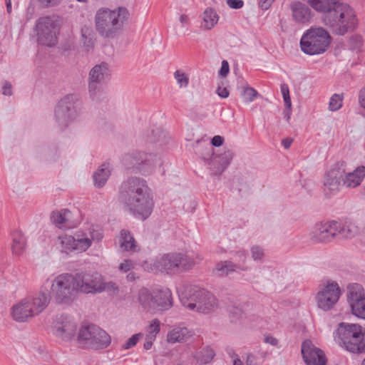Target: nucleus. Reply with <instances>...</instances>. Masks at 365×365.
Returning <instances> with one entry per match:
<instances>
[{"mask_svg":"<svg viewBox=\"0 0 365 365\" xmlns=\"http://www.w3.org/2000/svg\"><path fill=\"white\" fill-rule=\"evenodd\" d=\"M224 138L220 135H215L211 140L212 147H219L222 145Z\"/></svg>","mask_w":365,"mask_h":365,"instance_id":"5fc2aeb1","label":"nucleus"},{"mask_svg":"<svg viewBox=\"0 0 365 365\" xmlns=\"http://www.w3.org/2000/svg\"><path fill=\"white\" fill-rule=\"evenodd\" d=\"M202 26L207 30L213 28L217 24L219 19L217 14L212 8L206 9L202 14Z\"/></svg>","mask_w":365,"mask_h":365,"instance_id":"72a5a7b5","label":"nucleus"},{"mask_svg":"<svg viewBox=\"0 0 365 365\" xmlns=\"http://www.w3.org/2000/svg\"><path fill=\"white\" fill-rule=\"evenodd\" d=\"M236 269L246 270L247 268L242 267L240 264H234L231 261L221 262L216 265V270L220 276H227Z\"/></svg>","mask_w":365,"mask_h":365,"instance_id":"f704fd0d","label":"nucleus"},{"mask_svg":"<svg viewBox=\"0 0 365 365\" xmlns=\"http://www.w3.org/2000/svg\"><path fill=\"white\" fill-rule=\"evenodd\" d=\"M290 10L293 21L298 24H307L313 18L311 9L301 1H293L290 4Z\"/></svg>","mask_w":365,"mask_h":365,"instance_id":"5701e85b","label":"nucleus"},{"mask_svg":"<svg viewBox=\"0 0 365 365\" xmlns=\"http://www.w3.org/2000/svg\"><path fill=\"white\" fill-rule=\"evenodd\" d=\"M89 236V240L92 243V241L99 242L103 238V234L101 230H96L93 228H89L87 232Z\"/></svg>","mask_w":365,"mask_h":365,"instance_id":"de8ad7c7","label":"nucleus"},{"mask_svg":"<svg viewBox=\"0 0 365 365\" xmlns=\"http://www.w3.org/2000/svg\"><path fill=\"white\" fill-rule=\"evenodd\" d=\"M336 235L340 239H350L360 232L358 226L353 223H341L337 222Z\"/></svg>","mask_w":365,"mask_h":365,"instance_id":"c85d7f7f","label":"nucleus"},{"mask_svg":"<svg viewBox=\"0 0 365 365\" xmlns=\"http://www.w3.org/2000/svg\"><path fill=\"white\" fill-rule=\"evenodd\" d=\"M2 93L5 96H11L12 94V86L9 82H4Z\"/></svg>","mask_w":365,"mask_h":365,"instance_id":"6e6d98bb","label":"nucleus"},{"mask_svg":"<svg viewBox=\"0 0 365 365\" xmlns=\"http://www.w3.org/2000/svg\"><path fill=\"white\" fill-rule=\"evenodd\" d=\"M337 221H327L317 223L310 232V239L317 243H327L337 237Z\"/></svg>","mask_w":365,"mask_h":365,"instance_id":"f3484780","label":"nucleus"},{"mask_svg":"<svg viewBox=\"0 0 365 365\" xmlns=\"http://www.w3.org/2000/svg\"><path fill=\"white\" fill-rule=\"evenodd\" d=\"M154 340H155V339H150V337L148 336H146L145 342L143 344V348L145 350L150 349L153 346V341H154Z\"/></svg>","mask_w":365,"mask_h":365,"instance_id":"69168bd1","label":"nucleus"},{"mask_svg":"<svg viewBox=\"0 0 365 365\" xmlns=\"http://www.w3.org/2000/svg\"><path fill=\"white\" fill-rule=\"evenodd\" d=\"M46 284L51 285L48 293L57 304H69L76 299L78 293L76 279L71 274H59L51 282L47 279L44 286Z\"/></svg>","mask_w":365,"mask_h":365,"instance_id":"423d86ee","label":"nucleus"},{"mask_svg":"<svg viewBox=\"0 0 365 365\" xmlns=\"http://www.w3.org/2000/svg\"><path fill=\"white\" fill-rule=\"evenodd\" d=\"M339 344L352 353L365 352V328L357 324L341 322L336 330Z\"/></svg>","mask_w":365,"mask_h":365,"instance_id":"39448f33","label":"nucleus"},{"mask_svg":"<svg viewBox=\"0 0 365 365\" xmlns=\"http://www.w3.org/2000/svg\"><path fill=\"white\" fill-rule=\"evenodd\" d=\"M312 8L324 13L323 22L333 33L343 36L353 31L357 19L352 8L339 0H307Z\"/></svg>","mask_w":365,"mask_h":365,"instance_id":"f03ea898","label":"nucleus"},{"mask_svg":"<svg viewBox=\"0 0 365 365\" xmlns=\"http://www.w3.org/2000/svg\"><path fill=\"white\" fill-rule=\"evenodd\" d=\"M74 239L76 244V251L80 252H85L91 246V240H89V236L86 232H78L76 234Z\"/></svg>","mask_w":365,"mask_h":365,"instance_id":"c9c22d12","label":"nucleus"},{"mask_svg":"<svg viewBox=\"0 0 365 365\" xmlns=\"http://www.w3.org/2000/svg\"><path fill=\"white\" fill-rule=\"evenodd\" d=\"M359 102L361 106L365 108V86L359 91Z\"/></svg>","mask_w":365,"mask_h":365,"instance_id":"bf43d9fd","label":"nucleus"},{"mask_svg":"<svg viewBox=\"0 0 365 365\" xmlns=\"http://www.w3.org/2000/svg\"><path fill=\"white\" fill-rule=\"evenodd\" d=\"M81 102L78 95L71 93L63 96L58 103L55 111V120L58 125L66 128L79 115Z\"/></svg>","mask_w":365,"mask_h":365,"instance_id":"9d476101","label":"nucleus"},{"mask_svg":"<svg viewBox=\"0 0 365 365\" xmlns=\"http://www.w3.org/2000/svg\"><path fill=\"white\" fill-rule=\"evenodd\" d=\"M251 252L254 260H261L264 257V251L259 246H253Z\"/></svg>","mask_w":365,"mask_h":365,"instance_id":"09e8293b","label":"nucleus"},{"mask_svg":"<svg viewBox=\"0 0 365 365\" xmlns=\"http://www.w3.org/2000/svg\"><path fill=\"white\" fill-rule=\"evenodd\" d=\"M345 173V163L344 161L336 163L327 173L324 181V192L327 195L339 190Z\"/></svg>","mask_w":365,"mask_h":365,"instance_id":"aec40b11","label":"nucleus"},{"mask_svg":"<svg viewBox=\"0 0 365 365\" xmlns=\"http://www.w3.org/2000/svg\"><path fill=\"white\" fill-rule=\"evenodd\" d=\"M340 294L341 291L337 283L328 284L317 293L318 307L324 311L329 310L338 302Z\"/></svg>","mask_w":365,"mask_h":365,"instance_id":"412c9836","label":"nucleus"},{"mask_svg":"<svg viewBox=\"0 0 365 365\" xmlns=\"http://www.w3.org/2000/svg\"><path fill=\"white\" fill-rule=\"evenodd\" d=\"M215 353L213 349L210 347L204 348L202 350L196 352L194 357L200 364H207L214 358Z\"/></svg>","mask_w":365,"mask_h":365,"instance_id":"58836bf2","label":"nucleus"},{"mask_svg":"<svg viewBox=\"0 0 365 365\" xmlns=\"http://www.w3.org/2000/svg\"><path fill=\"white\" fill-rule=\"evenodd\" d=\"M264 342L272 346H276L278 344V340L274 336L268 335L264 337Z\"/></svg>","mask_w":365,"mask_h":365,"instance_id":"e2e57ef3","label":"nucleus"},{"mask_svg":"<svg viewBox=\"0 0 365 365\" xmlns=\"http://www.w3.org/2000/svg\"><path fill=\"white\" fill-rule=\"evenodd\" d=\"M110 175V169L109 165L103 164L93 175L94 185L98 188L103 187Z\"/></svg>","mask_w":365,"mask_h":365,"instance_id":"c756f323","label":"nucleus"},{"mask_svg":"<svg viewBox=\"0 0 365 365\" xmlns=\"http://www.w3.org/2000/svg\"><path fill=\"white\" fill-rule=\"evenodd\" d=\"M236 257L239 259V262H242L240 264L242 267H244V264L245 263L247 259V255L244 251H239L236 252Z\"/></svg>","mask_w":365,"mask_h":365,"instance_id":"680f3d73","label":"nucleus"},{"mask_svg":"<svg viewBox=\"0 0 365 365\" xmlns=\"http://www.w3.org/2000/svg\"><path fill=\"white\" fill-rule=\"evenodd\" d=\"M365 177V167L359 166L353 172L349 173L343 178L344 185L347 187H355L360 185Z\"/></svg>","mask_w":365,"mask_h":365,"instance_id":"a878e982","label":"nucleus"},{"mask_svg":"<svg viewBox=\"0 0 365 365\" xmlns=\"http://www.w3.org/2000/svg\"><path fill=\"white\" fill-rule=\"evenodd\" d=\"M174 78L180 88H185L189 83L188 76L180 70H177L174 73Z\"/></svg>","mask_w":365,"mask_h":365,"instance_id":"a19ab883","label":"nucleus"},{"mask_svg":"<svg viewBox=\"0 0 365 365\" xmlns=\"http://www.w3.org/2000/svg\"><path fill=\"white\" fill-rule=\"evenodd\" d=\"M138 301L145 310L150 312L167 310L173 305L172 294L168 289L150 292L148 289L142 288L138 292Z\"/></svg>","mask_w":365,"mask_h":365,"instance_id":"9b49d317","label":"nucleus"},{"mask_svg":"<svg viewBox=\"0 0 365 365\" xmlns=\"http://www.w3.org/2000/svg\"><path fill=\"white\" fill-rule=\"evenodd\" d=\"M217 95L222 98H226L229 96V91L227 90V88H222V86H218L217 88Z\"/></svg>","mask_w":365,"mask_h":365,"instance_id":"4d7b16f0","label":"nucleus"},{"mask_svg":"<svg viewBox=\"0 0 365 365\" xmlns=\"http://www.w3.org/2000/svg\"><path fill=\"white\" fill-rule=\"evenodd\" d=\"M101 289H102V292L104 291L113 292L118 291V287L116 286L115 283H114L113 282H104L103 277L101 279Z\"/></svg>","mask_w":365,"mask_h":365,"instance_id":"49530a36","label":"nucleus"},{"mask_svg":"<svg viewBox=\"0 0 365 365\" xmlns=\"http://www.w3.org/2000/svg\"><path fill=\"white\" fill-rule=\"evenodd\" d=\"M302 358L307 365H326L324 353L314 346L310 340H305L302 344Z\"/></svg>","mask_w":365,"mask_h":365,"instance_id":"4be33fe9","label":"nucleus"},{"mask_svg":"<svg viewBox=\"0 0 365 365\" xmlns=\"http://www.w3.org/2000/svg\"><path fill=\"white\" fill-rule=\"evenodd\" d=\"M119 244L122 251L134 252L136 250L137 245H135V241L128 230H121Z\"/></svg>","mask_w":365,"mask_h":365,"instance_id":"473e14b6","label":"nucleus"},{"mask_svg":"<svg viewBox=\"0 0 365 365\" xmlns=\"http://www.w3.org/2000/svg\"><path fill=\"white\" fill-rule=\"evenodd\" d=\"M61 23V19L56 16L38 19L36 24L38 43L48 47L55 46Z\"/></svg>","mask_w":365,"mask_h":365,"instance_id":"ddd939ff","label":"nucleus"},{"mask_svg":"<svg viewBox=\"0 0 365 365\" xmlns=\"http://www.w3.org/2000/svg\"><path fill=\"white\" fill-rule=\"evenodd\" d=\"M227 4L232 9H239L243 6L244 1L242 0H227Z\"/></svg>","mask_w":365,"mask_h":365,"instance_id":"603ef678","label":"nucleus"},{"mask_svg":"<svg viewBox=\"0 0 365 365\" xmlns=\"http://www.w3.org/2000/svg\"><path fill=\"white\" fill-rule=\"evenodd\" d=\"M29 302L24 299L19 303L14 305L12 308V317L13 319L19 322L26 321L29 318L35 316L34 311L30 307Z\"/></svg>","mask_w":365,"mask_h":365,"instance_id":"393cba45","label":"nucleus"},{"mask_svg":"<svg viewBox=\"0 0 365 365\" xmlns=\"http://www.w3.org/2000/svg\"><path fill=\"white\" fill-rule=\"evenodd\" d=\"M292 142L293 140L292 138H287L282 140V144L284 148L288 149L291 146Z\"/></svg>","mask_w":365,"mask_h":365,"instance_id":"774afa93","label":"nucleus"},{"mask_svg":"<svg viewBox=\"0 0 365 365\" xmlns=\"http://www.w3.org/2000/svg\"><path fill=\"white\" fill-rule=\"evenodd\" d=\"M71 212L67 209L61 211H53L51 215L52 222L59 228H68L71 227Z\"/></svg>","mask_w":365,"mask_h":365,"instance_id":"cd10ccee","label":"nucleus"},{"mask_svg":"<svg viewBox=\"0 0 365 365\" xmlns=\"http://www.w3.org/2000/svg\"><path fill=\"white\" fill-rule=\"evenodd\" d=\"M30 305V307L34 311L36 315L41 313L48 306L50 302L51 296L43 285L41 290L34 297L25 298Z\"/></svg>","mask_w":365,"mask_h":365,"instance_id":"b1692460","label":"nucleus"},{"mask_svg":"<svg viewBox=\"0 0 365 365\" xmlns=\"http://www.w3.org/2000/svg\"><path fill=\"white\" fill-rule=\"evenodd\" d=\"M274 0H259V6L264 10L268 9Z\"/></svg>","mask_w":365,"mask_h":365,"instance_id":"052dcab7","label":"nucleus"},{"mask_svg":"<svg viewBox=\"0 0 365 365\" xmlns=\"http://www.w3.org/2000/svg\"><path fill=\"white\" fill-rule=\"evenodd\" d=\"M133 267V263L130 259H125L123 262H122L119 266V269L124 272H127L132 269Z\"/></svg>","mask_w":365,"mask_h":365,"instance_id":"8fccbe9b","label":"nucleus"},{"mask_svg":"<svg viewBox=\"0 0 365 365\" xmlns=\"http://www.w3.org/2000/svg\"><path fill=\"white\" fill-rule=\"evenodd\" d=\"M58 243L60 245L61 251L68 254L76 251L75 239L71 235H61L58 237Z\"/></svg>","mask_w":365,"mask_h":365,"instance_id":"e433bc0d","label":"nucleus"},{"mask_svg":"<svg viewBox=\"0 0 365 365\" xmlns=\"http://www.w3.org/2000/svg\"><path fill=\"white\" fill-rule=\"evenodd\" d=\"M122 161L127 169H132L143 175L152 173L156 166L162 163L156 155L140 151L125 154Z\"/></svg>","mask_w":365,"mask_h":365,"instance_id":"f8f14e48","label":"nucleus"},{"mask_svg":"<svg viewBox=\"0 0 365 365\" xmlns=\"http://www.w3.org/2000/svg\"><path fill=\"white\" fill-rule=\"evenodd\" d=\"M45 6H53L57 5L61 0H39Z\"/></svg>","mask_w":365,"mask_h":365,"instance_id":"0e129e2a","label":"nucleus"},{"mask_svg":"<svg viewBox=\"0 0 365 365\" xmlns=\"http://www.w3.org/2000/svg\"><path fill=\"white\" fill-rule=\"evenodd\" d=\"M76 279L77 291L84 294L101 293L102 275L98 272H82L74 277Z\"/></svg>","mask_w":365,"mask_h":365,"instance_id":"2eb2a0df","label":"nucleus"},{"mask_svg":"<svg viewBox=\"0 0 365 365\" xmlns=\"http://www.w3.org/2000/svg\"><path fill=\"white\" fill-rule=\"evenodd\" d=\"M142 336L143 334L141 333L133 334L123 344L122 349L127 350L135 346Z\"/></svg>","mask_w":365,"mask_h":365,"instance_id":"a18cd8bd","label":"nucleus"},{"mask_svg":"<svg viewBox=\"0 0 365 365\" xmlns=\"http://www.w3.org/2000/svg\"><path fill=\"white\" fill-rule=\"evenodd\" d=\"M77 341L79 345L83 348L103 349L110 344L111 337L105 330L91 324L81 327Z\"/></svg>","mask_w":365,"mask_h":365,"instance_id":"1a4fd4ad","label":"nucleus"},{"mask_svg":"<svg viewBox=\"0 0 365 365\" xmlns=\"http://www.w3.org/2000/svg\"><path fill=\"white\" fill-rule=\"evenodd\" d=\"M192 335L191 331L186 327H175L167 334V341L168 343H182L186 341Z\"/></svg>","mask_w":365,"mask_h":365,"instance_id":"bb28decb","label":"nucleus"},{"mask_svg":"<svg viewBox=\"0 0 365 365\" xmlns=\"http://www.w3.org/2000/svg\"><path fill=\"white\" fill-rule=\"evenodd\" d=\"M180 21L182 26H184L185 25H187L190 23V19L187 15L182 14L180 16Z\"/></svg>","mask_w":365,"mask_h":365,"instance_id":"338daca9","label":"nucleus"},{"mask_svg":"<svg viewBox=\"0 0 365 365\" xmlns=\"http://www.w3.org/2000/svg\"><path fill=\"white\" fill-rule=\"evenodd\" d=\"M343 96L339 94H334L329 101V109L331 111H336L342 106Z\"/></svg>","mask_w":365,"mask_h":365,"instance_id":"79ce46f5","label":"nucleus"},{"mask_svg":"<svg viewBox=\"0 0 365 365\" xmlns=\"http://www.w3.org/2000/svg\"><path fill=\"white\" fill-rule=\"evenodd\" d=\"M26 246V238L24 235L19 230L13 232L12 252L16 255H21Z\"/></svg>","mask_w":365,"mask_h":365,"instance_id":"2f4dec72","label":"nucleus"},{"mask_svg":"<svg viewBox=\"0 0 365 365\" xmlns=\"http://www.w3.org/2000/svg\"><path fill=\"white\" fill-rule=\"evenodd\" d=\"M349 41L353 48H358L362 45V39L359 36H354Z\"/></svg>","mask_w":365,"mask_h":365,"instance_id":"3c124183","label":"nucleus"},{"mask_svg":"<svg viewBox=\"0 0 365 365\" xmlns=\"http://www.w3.org/2000/svg\"><path fill=\"white\" fill-rule=\"evenodd\" d=\"M81 37L86 51L90 52L93 48L96 41L92 31L88 28H83L81 29Z\"/></svg>","mask_w":365,"mask_h":365,"instance_id":"4c0bfd02","label":"nucleus"},{"mask_svg":"<svg viewBox=\"0 0 365 365\" xmlns=\"http://www.w3.org/2000/svg\"><path fill=\"white\" fill-rule=\"evenodd\" d=\"M257 359L252 354H248L246 358V365H257Z\"/></svg>","mask_w":365,"mask_h":365,"instance_id":"13d9d810","label":"nucleus"},{"mask_svg":"<svg viewBox=\"0 0 365 365\" xmlns=\"http://www.w3.org/2000/svg\"><path fill=\"white\" fill-rule=\"evenodd\" d=\"M229 71L230 67L228 62L225 60L222 61L219 74L222 77H225L228 74Z\"/></svg>","mask_w":365,"mask_h":365,"instance_id":"864d4df0","label":"nucleus"},{"mask_svg":"<svg viewBox=\"0 0 365 365\" xmlns=\"http://www.w3.org/2000/svg\"><path fill=\"white\" fill-rule=\"evenodd\" d=\"M54 335L64 341L72 340L77 331L76 323L69 317H56L53 322Z\"/></svg>","mask_w":365,"mask_h":365,"instance_id":"a211bd4d","label":"nucleus"},{"mask_svg":"<svg viewBox=\"0 0 365 365\" xmlns=\"http://www.w3.org/2000/svg\"><path fill=\"white\" fill-rule=\"evenodd\" d=\"M160 322L158 319H155L152 321L150 324L148 326L147 329V335L150 337V339H155L156 335L160 331Z\"/></svg>","mask_w":365,"mask_h":365,"instance_id":"37998d69","label":"nucleus"},{"mask_svg":"<svg viewBox=\"0 0 365 365\" xmlns=\"http://www.w3.org/2000/svg\"><path fill=\"white\" fill-rule=\"evenodd\" d=\"M147 141L149 143H155L160 145L168 143L167 133L160 127H155L147 134Z\"/></svg>","mask_w":365,"mask_h":365,"instance_id":"7c9ffc66","label":"nucleus"},{"mask_svg":"<svg viewBox=\"0 0 365 365\" xmlns=\"http://www.w3.org/2000/svg\"><path fill=\"white\" fill-rule=\"evenodd\" d=\"M347 300L352 314L365 319V294L362 286L359 284H350L348 287Z\"/></svg>","mask_w":365,"mask_h":365,"instance_id":"dca6fc26","label":"nucleus"},{"mask_svg":"<svg viewBox=\"0 0 365 365\" xmlns=\"http://www.w3.org/2000/svg\"><path fill=\"white\" fill-rule=\"evenodd\" d=\"M281 92L283 96V100L284 102V106L286 108H292V102L289 95V86L286 83L281 84L280 86Z\"/></svg>","mask_w":365,"mask_h":365,"instance_id":"c03bdc74","label":"nucleus"},{"mask_svg":"<svg viewBox=\"0 0 365 365\" xmlns=\"http://www.w3.org/2000/svg\"><path fill=\"white\" fill-rule=\"evenodd\" d=\"M180 300L187 309L205 314L210 313L217 307L216 297L209 291L197 286L191 287Z\"/></svg>","mask_w":365,"mask_h":365,"instance_id":"0eeeda50","label":"nucleus"},{"mask_svg":"<svg viewBox=\"0 0 365 365\" xmlns=\"http://www.w3.org/2000/svg\"><path fill=\"white\" fill-rule=\"evenodd\" d=\"M331 43V36L322 27H311L307 30L300 39L301 50L309 56L324 53Z\"/></svg>","mask_w":365,"mask_h":365,"instance_id":"6e6552de","label":"nucleus"},{"mask_svg":"<svg viewBox=\"0 0 365 365\" xmlns=\"http://www.w3.org/2000/svg\"><path fill=\"white\" fill-rule=\"evenodd\" d=\"M118 201L130 215L142 220L150 217L154 207L153 192L147 181L135 176L122 182Z\"/></svg>","mask_w":365,"mask_h":365,"instance_id":"f257e3e1","label":"nucleus"},{"mask_svg":"<svg viewBox=\"0 0 365 365\" xmlns=\"http://www.w3.org/2000/svg\"><path fill=\"white\" fill-rule=\"evenodd\" d=\"M194 266V259L187 255L170 252L156 258L151 264L150 269L153 272L175 274L187 272Z\"/></svg>","mask_w":365,"mask_h":365,"instance_id":"20e7f679","label":"nucleus"},{"mask_svg":"<svg viewBox=\"0 0 365 365\" xmlns=\"http://www.w3.org/2000/svg\"><path fill=\"white\" fill-rule=\"evenodd\" d=\"M109 75L108 63L102 62L93 66L89 72L88 88L90 97L98 100L103 91V86Z\"/></svg>","mask_w":365,"mask_h":365,"instance_id":"4468645a","label":"nucleus"},{"mask_svg":"<svg viewBox=\"0 0 365 365\" xmlns=\"http://www.w3.org/2000/svg\"><path fill=\"white\" fill-rule=\"evenodd\" d=\"M258 92L252 87L245 86L243 88L242 96L244 101L246 103L252 102L258 96Z\"/></svg>","mask_w":365,"mask_h":365,"instance_id":"ea45409f","label":"nucleus"},{"mask_svg":"<svg viewBox=\"0 0 365 365\" xmlns=\"http://www.w3.org/2000/svg\"><path fill=\"white\" fill-rule=\"evenodd\" d=\"M201 156L202 160L211 166L210 168L213 169L215 174L222 173L232 159V153L230 151L225 152L221 156L214 155L213 147L209 144L205 148Z\"/></svg>","mask_w":365,"mask_h":365,"instance_id":"6ab92c4d","label":"nucleus"},{"mask_svg":"<svg viewBox=\"0 0 365 365\" xmlns=\"http://www.w3.org/2000/svg\"><path fill=\"white\" fill-rule=\"evenodd\" d=\"M128 16L129 12L125 7L113 10L101 8L95 16L96 31L104 38H113L120 33Z\"/></svg>","mask_w":365,"mask_h":365,"instance_id":"7ed1b4c3","label":"nucleus"}]
</instances>
